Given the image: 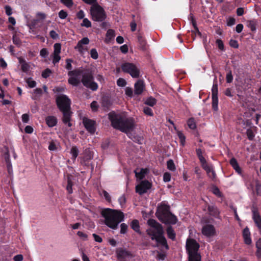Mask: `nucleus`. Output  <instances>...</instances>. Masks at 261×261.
Listing matches in <instances>:
<instances>
[{"instance_id":"obj_1","label":"nucleus","mask_w":261,"mask_h":261,"mask_svg":"<svg viewBox=\"0 0 261 261\" xmlns=\"http://www.w3.org/2000/svg\"><path fill=\"white\" fill-rule=\"evenodd\" d=\"M147 224L150 227L147 230V234L150 237L152 240H155L157 244L164 246L166 249H168L167 241L163 236V229L162 225L153 219H149Z\"/></svg>"},{"instance_id":"obj_2","label":"nucleus","mask_w":261,"mask_h":261,"mask_svg":"<svg viewBox=\"0 0 261 261\" xmlns=\"http://www.w3.org/2000/svg\"><path fill=\"white\" fill-rule=\"evenodd\" d=\"M102 216L105 218V223L109 227L116 229L118 224L124 219V214L118 210L107 208L102 211Z\"/></svg>"},{"instance_id":"obj_3","label":"nucleus","mask_w":261,"mask_h":261,"mask_svg":"<svg viewBox=\"0 0 261 261\" xmlns=\"http://www.w3.org/2000/svg\"><path fill=\"white\" fill-rule=\"evenodd\" d=\"M109 117L112 126L125 133L133 130L135 128V122L133 119L123 118L114 113H110Z\"/></svg>"},{"instance_id":"obj_4","label":"nucleus","mask_w":261,"mask_h":261,"mask_svg":"<svg viewBox=\"0 0 261 261\" xmlns=\"http://www.w3.org/2000/svg\"><path fill=\"white\" fill-rule=\"evenodd\" d=\"M56 102L59 110L63 113V122L71 126L70 100L66 95H61L57 97Z\"/></svg>"},{"instance_id":"obj_5","label":"nucleus","mask_w":261,"mask_h":261,"mask_svg":"<svg viewBox=\"0 0 261 261\" xmlns=\"http://www.w3.org/2000/svg\"><path fill=\"white\" fill-rule=\"evenodd\" d=\"M90 12L92 20L95 21L102 22L107 17L105 11L97 3L92 5Z\"/></svg>"},{"instance_id":"obj_6","label":"nucleus","mask_w":261,"mask_h":261,"mask_svg":"<svg viewBox=\"0 0 261 261\" xmlns=\"http://www.w3.org/2000/svg\"><path fill=\"white\" fill-rule=\"evenodd\" d=\"M93 80L94 77L91 72L89 71H83L81 80L83 85L93 91H95L98 88V85Z\"/></svg>"},{"instance_id":"obj_7","label":"nucleus","mask_w":261,"mask_h":261,"mask_svg":"<svg viewBox=\"0 0 261 261\" xmlns=\"http://www.w3.org/2000/svg\"><path fill=\"white\" fill-rule=\"evenodd\" d=\"M121 68L124 72L128 73L133 78L140 77V71L139 67L135 64L126 62L121 65Z\"/></svg>"},{"instance_id":"obj_8","label":"nucleus","mask_w":261,"mask_h":261,"mask_svg":"<svg viewBox=\"0 0 261 261\" xmlns=\"http://www.w3.org/2000/svg\"><path fill=\"white\" fill-rule=\"evenodd\" d=\"M199 248V244L193 239H188L186 241V249L189 257L201 256L198 252Z\"/></svg>"},{"instance_id":"obj_9","label":"nucleus","mask_w":261,"mask_h":261,"mask_svg":"<svg viewBox=\"0 0 261 261\" xmlns=\"http://www.w3.org/2000/svg\"><path fill=\"white\" fill-rule=\"evenodd\" d=\"M83 70L77 69L73 70H71L68 72V75L69 78L68 80V82L69 84L76 86L80 83V78L82 76Z\"/></svg>"},{"instance_id":"obj_10","label":"nucleus","mask_w":261,"mask_h":261,"mask_svg":"<svg viewBox=\"0 0 261 261\" xmlns=\"http://www.w3.org/2000/svg\"><path fill=\"white\" fill-rule=\"evenodd\" d=\"M218 84L215 79L212 89V108L214 111L218 109Z\"/></svg>"},{"instance_id":"obj_11","label":"nucleus","mask_w":261,"mask_h":261,"mask_svg":"<svg viewBox=\"0 0 261 261\" xmlns=\"http://www.w3.org/2000/svg\"><path fill=\"white\" fill-rule=\"evenodd\" d=\"M116 255L118 261H128L134 256L131 252L122 248L116 250Z\"/></svg>"},{"instance_id":"obj_12","label":"nucleus","mask_w":261,"mask_h":261,"mask_svg":"<svg viewBox=\"0 0 261 261\" xmlns=\"http://www.w3.org/2000/svg\"><path fill=\"white\" fill-rule=\"evenodd\" d=\"M201 233L204 236L207 238H211L216 235L217 232L213 225L207 224L202 226Z\"/></svg>"},{"instance_id":"obj_13","label":"nucleus","mask_w":261,"mask_h":261,"mask_svg":"<svg viewBox=\"0 0 261 261\" xmlns=\"http://www.w3.org/2000/svg\"><path fill=\"white\" fill-rule=\"evenodd\" d=\"M151 187V184L148 180L142 181L136 187V192L140 195H142L147 192V190Z\"/></svg>"},{"instance_id":"obj_14","label":"nucleus","mask_w":261,"mask_h":261,"mask_svg":"<svg viewBox=\"0 0 261 261\" xmlns=\"http://www.w3.org/2000/svg\"><path fill=\"white\" fill-rule=\"evenodd\" d=\"M61 51V45L60 43H57L54 45V52L51 55L53 57V63L54 65L58 63L61 60L60 54Z\"/></svg>"},{"instance_id":"obj_15","label":"nucleus","mask_w":261,"mask_h":261,"mask_svg":"<svg viewBox=\"0 0 261 261\" xmlns=\"http://www.w3.org/2000/svg\"><path fill=\"white\" fill-rule=\"evenodd\" d=\"M169 207L166 204H161L158 207L157 211V215L160 219H163L164 218L169 215L170 213L169 212Z\"/></svg>"},{"instance_id":"obj_16","label":"nucleus","mask_w":261,"mask_h":261,"mask_svg":"<svg viewBox=\"0 0 261 261\" xmlns=\"http://www.w3.org/2000/svg\"><path fill=\"white\" fill-rule=\"evenodd\" d=\"M83 124L86 129L91 134H94L96 130L95 121L88 118H84Z\"/></svg>"},{"instance_id":"obj_17","label":"nucleus","mask_w":261,"mask_h":261,"mask_svg":"<svg viewBox=\"0 0 261 261\" xmlns=\"http://www.w3.org/2000/svg\"><path fill=\"white\" fill-rule=\"evenodd\" d=\"M89 43V40L87 37L83 38L78 42L77 44L75 47V49H77L79 53L83 54L87 50V48L84 46V45H87Z\"/></svg>"},{"instance_id":"obj_18","label":"nucleus","mask_w":261,"mask_h":261,"mask_svg":"<svg viewBox=\"0 0 261 261\" xmlns=\"http://www.w3.org/2000/svg\"><path fill=\"white\" fill-rule=\"evenodd\" d=\"M135 93L137 95L141 94L144 90L145 86L142 80H138L134 85Z\"/></svg>"},{"instance_id":"obj_19","label":"nucleus","mask_w":261,"mask_h":261,"mask_svg":"<svg viewBox=\"0 0 261 261\" xmlns=\"http://www.w3.org/2000/svg\"><path fill=\"white\" fill-rule=\"evenodd\" d=\"M252 218L256 225V226L261 229V217L259 215L258 212L255 210L253 209L252 211Z\"/></svg>"},{"instance_id":"obj_20","label":"nucleus","mask_w":261,"mask_h":261,"mask_svg":"<svg viewBox=\"0 0 261 261\" xmlns=\"http://www.w3.org/2000/svg\"><path fill=\"white\" fill-rule=\"evenodd\" d=\"M19 63L21 65V69L24 72H27L30 69V63L26 62V61L21 57L18 58Z\"/></svg>"},{"instance_id":"obj_21","label":"nucleus","mask_w":261,"mask_h":261,"mask_svg":"<svg viewBox=\"0 0 261 261\" xmlns=\"http://www.w3.org/2000/svg\"><path fill=\"white\" fill-rule=\"evenodd\" d=\"M243 236L245 244L249 245L252 243V240L250 238V232L248 228L246 227L244 229L243 231Z\"/></svg>"},{"instance_id":"obj_22","label":"nucleus","mask_w":261,"mask_h":261,"mask_svg":"<svg viewBox=\"0 0 261 261\" xmlns=\"http://www.w3.org/2000/svg\"><path fill=\"white\" fill-rule=\"evenodd\" d=\"M45 121L47 125L50 127L55 126L57 123V119L53 116H49L46 118Z\"/></svg>"},{"instance_id":"obj_23","label":"nucleus","mask_w":261,"mask_h":261,"mask_svg":"<svg viewBox=\"0 0 261 261\" xmlns=\"http://www.w3.org/2000/svg\"><path fill=\"white\" fill-rule=\"evenodd\" d=\"M138 40L139 44V48L142 50L147 49V43L146 40L141 35L138 36Z\"/></svg>"},{"instance_id":"obj_24","label":"nucleus","mask_w":261,"mask_h":261,"mask_svg":"<svg viewBox=\"0 0 261 261\" xmlns=\"http://www.w3.org/2000/svg\"><path fill=\"white\" fill-rule=\"evenodd\" d=\"M149 170L147 168H142L140 170V172L135 171L136 176L139 179H143L145 175L148 172Z\"/></svg>"},{"instance_id":"obj_25","label":"nucleus","mask_w":261,"mask_h":261,"mask_svg":"<svg viewBox=\"0 0 261 261\" xmlns=\"http://www.w3.org/2000/svg\"><path fill=\"white\" fill-rule=\"evenodd\" d=\"M230 164L238 173H241V169L240 168L236 159L234 158L231 159L230 161Z\"/></svg>"},{"instance_id":"obj_26","label":"nucleus","mask_w":261,"mask_h":261,"mask_svg":"<svg viewBox=\"0 0 261 261\" xmlns=\"http://www.w3.org/2000/svg\"><path fill=\"white\" fill-rule=\"evenodd\" d=\"M202 167L206 171L207 175H210V173L212 172V176L215 175V171L213 169V166L211 165L207 164V163L202 166Z\"/></svg>"},{"instance_id":"obj_27","label":"nucleus","mask_w":261,"mask_h":261,"mask_svg":"<svg viewBox=\"0 0 261 261\" xmlns=\"http://www.w3.org/2000/svg\"><path fill=\"white\" fill-rule=\"evenodd\" d=\"M164 219L165 220L166 222L171 224H175L177 222L176 217L171 214H170L166 218H164Z\"/></svg>"},{"instance_id":"obj_28","label":"nucleus","mask_w":261,"mask_h":261,"mask_svg":"<svg viewBox=\"0 0 261 261\" xmlns=\"http://www.w3.org/2000/svg\"><path fill=\"white\" fill-rule=\"evenodd\" d=\"M115 36V32L112 29L109 30L106 34V42L109 43Z\"/></svg>"},{"instance_id":"obj_29","label":"nucleus","mask_w":261,"mask_h":261,"mask_svg":"<svg viewBox=\"0 0 261 261\" xmlns=\"http://www.w3.org/2000/svg\"><path fill=\"white\" fill-rule=\"evenodd\" d=\"M208 210L210 215L214 217H218L219 214V212L218 208L214 206H209Z\"/></svg>"},{"instance_id":"obj_30","label":"nucleus","mask_w":261,"mask_h":261,"mask_svg":"<svg viewBox=\"0 0 261 261\" xmlns=\"http://www.w3.org/2000/svg\"><path fill=\"white\" fill-rule=\"evenodd\" d=\"M131 228L136 232L140 233V226L137 220H134L130 224Z\"/></svg>"},{"instance_id":"obj_31","label":"nucleus","mask_w":261,"mask_h":261,"mask_svg":"<svg viewBox=\"0 0 261 261\" xmlns=\"http://www.w3.org/2000/svg\"><path fill=\"white\" fill-rule=\"evenodd\" d=\"M79 150L75 146L72 147L70 150V153L72 155V159L73 161H75L76 157L79 154Z\"/></svg>"},{"instance_id":"obj_32","label":"nucleus","mask_w":261,"mask_h":261,"mask_svg":"<svg viewBox=\"0 0 261 261\" xmlns=\"http://www.w3.org/2000/svg\"><path fill=\"white\" fill-rule=\"evenodd\" d=\"M93 157L92 153L89 150L86 149L85 152V154L83 157V161L85 162L86 161L91 160Z\"/></svg>"},{"instance_id":"obj_33","label":"nucleus","mask_w":261,"mask_h":261,"mask_svg":"<svg viewBox=\"0 0 261 261\" xmlns=\"http://www.w3.org/2000/svg\"><path fill=\"white\" fill-rule=\"evenodd\" d=\"M167 232L169 238L171 239L172 240L175 239V233L171 227H168L167 229Z\"/></svg>"},{"instance_id":"obj_34","label":"nucleus","mask_w":261,"mask_h":261,"mask_svg":"<svg viewBox=\"0 0 261 261\" xmlns=\"http://www.w3.org/2000/svg\"><path fill=\"white\" fill-rule=\"evenodd\" d=\"M256 21L254 20H249L247 22V26L252 31H255L256 30Z\"/></svg>"},{"instance_id":"obj_35","label":"nucleus","mask_w":261,"mask_h":261,"mask_svg":"<svg viewBox=\"0 0 261 261\" xmlns=\"http://www.w3.org/2000/svg\"><path fill=\"white\" fill-rule=\"evenodd\" d=\"M156 102V100L155 98L150 97L146 99L145 103L150 107H153Z\"/></svg>"},{"instance_id":"obj_36","label":"nucleus","mask_w":261,"mask_h":261,"mask_svg":"<svg viewBox=\"0 0 261 261\" xmlns=\"http://www.w3.org/2000/svg\"><path fill=\"white\" fill-rule=\"evenodd\" d=\"M257 248L256 255L258 257H261V239H259L256 243Z\"/></svg>"},{"instance_id":"obj_37","label":"nucleus","mask_w":261,"mask_h":261,"mask_svg":"<svg viewBox=\"0 0 261 261\" xmlns=\"http://www.w3.org/2000/svg\"><path fill=\"white\" fill-rule=\"evenodd\" d=\"M167 168L169 170L174 171L176 170L175 164L172 160H169L167 163Z\"/></svg>"},{"instance_id":"obj_38","label":"nucleus","mask_w":261,"mask_h":261,"mask_svg":"<svg viewBox=\"0 0 261 261\" xmlns=\"http://www.w3.org/2000/svg\"><path fill=\"white\" fill-rule=\"evenodd\" d=\"M187 124L189 128L194 129L196 128V123L193 118H190L188 120Z\"/></svg>"},{"instance_id":"obj_39","label":"nucleus","mask_w":261,"mask_h":261,"mask_svg":"<svg viewBox=\"0 0 261 261\" xmlns=\"http://www.w3.org/2000/svg\"><path fill=\"white\" fill-rule=\"evenodd\" d=\"M26 82L27 83L30 88H34L36 85V82L33 80V79L31 77L27 79L26 80Z\"/></svg>"},{"instance_id":"obj_40","label":"nucleus","mask_w":261,"mask_h":261,"mask_svg":"<svg viewBox=\"0 0 261 261\" xmlns=\"http://www.w3.org/2000/svg\"><path fill=\"white\" fill-rule=\"evenodd\" d=\"M13 42L14 44L18 46H20L21 44V41L20 38L16 35H14L13 36Z\"/></svg>"},{"instance_id":"obj_41","label":"nucleus","mask_w":261,"mask_h":261,"mask_svg":"<svg viewBox=\"0 0 261 261\" xmlns=\"http://www.w3.org/2000/svg\"><path fill=\"white\" fill-rule=\"evenodd\" d=\"M81 25L86 28H90L91 27V22L88 18H84Z\"/></svg>"},{"instance_id":"obj_42","label":"nucleus","mask_w":261,"mask_h":261,"mask_svg":"<svg viewBox=\"0 0 261 261\" xmlns=\"http://www.w3.org/2000/svg\"><path fill=\"white\" fill-rule=\"evenodd\" d=\"M90 56L93 59H97L98 58V54L96 49L92 48L90 50Z\"/></svg>"},{"instance_id":"obj_43","label":"nucleus","mask_w":261,"mask_h":261,"mask_svg":"<svg viewBox=\"0 0 261 261\" xmlns=\"http://www.w3.org/2000/svg\"><path fill=\"white\" fill-rule=\"evenodd\" d=\"M128 226L125 223H122L120 225V233L125 234L126 233Z\"/></svg>"},{"instance_id":"obj_44","label":"nucleus","mask_w":261,"mask_h":261,"mask_svg":"<svg viewBox=\"0 0 261 261\" xmlns=\"http://www.w3.org/2000/svg\"><path fill=\"white\" fill-rule=\"evenodd\" d=\"M117 84L119 87H124L126 85V82L124 79L119 78L117 80Z\"/></svg>"},{"instance_id":"obj_45","label":"nucleus","mask_w":261,"mask_h":261,"mask_svg":"<svg viewBox=\"0 0 261 261\" xmlns=\"http://www.w3.org/2000/svg\"><path fill=\"white\" fill-rule=\"evenodd\" d=\"M178 136L180 139V142L181 145L182 146H184L185 144V140H186V138H185L184 135L181 132H178Z\"/></svg>"},{"instance_id":"obj_46","label":"nucleus","mask_w":261,"mask_h":261,"mask_svg":"<svg viewBox=\"0 0 261 261\" xmlns=\"http://www.w3.org/2000/svg\"><path fill=\"white\" fill-rule=\"evenodd\" d=\"M77 235L84 241H86L88 239V235L82 231H77Z\"/></svg>"},{"instance_id":"obj_47","label":"nucleus","mask_w":261,"mask_h":261,"mask_svg":"<svg viewBox=\"0 0 261 261\" xmlns=\"http://www.w3.org/2000/svg\"><path fill=\"white\" fill-rule=\"evenodd\" d=\"M143 112L146 115H149L150 116L153 115L152 111L151 109L149 107H144L143 108Z\"/></svg>"},{"instance_id":"obj_48","label":"nucleus","mask_w":261,"mask_h":261,"mask_svg":"<svg viewBox=\"0 0 261 261\" xmlns=\"http://www.w3.org/2000/svg\"><path fill=\"white\" fill-rule=\"evenodd\" d=\"M51 73V70L47 68L42 72V76L43 77L46 79L49 76Z\"/></svg>"},{"instance_id":"obj_49","label":"nucleus","mask_w":261,"mask_h":261,"mask_svg":"<svg viewBox=\"0 0 261 261\" xmlns=\"http://www.w3.org/2000/svg\"><path fill=\"white\" fill-rule=\"evenodd\" d=\"M72 182L71 180L68 178V184L66 187V189L69 193L71 194L72 193Z\"/></svg>"},{"instance_id":"obj_50","label":"nucleus","mask_w":261,"mask_h":261,"mask_svg":"<svg viewBox=\"0 0 261 261\" xmlns=\"http://www.w3.org/2000/svg\"><path fill=\"white\" fill-rule=\"evenodd\" d=\"M48 55V50L46 48H42L40 52V55L42 58H46Z\"/></svg>"},{"instance_id":"obj_51","label":"nucleus","mask_w":261,"mask_h":261,"mask_svg":"<svg viewBox=\"0 0 261 261\" xmlns=\"http://www.w3.org/2000/svg\"><path fill=\"white\" fill-rule=\"evenodd\" d=\"M61 2L69 8L73 5L72 0H61Z\"/></svg>"},{"instance_id":"obj_52","label":"nucleus","mask_w":261,"mask_h":261,"mask_svg":"<svg viewBox=\"0 0 261 261\" xmlns=\"http://www.w3.org/2000/svg\"><path fill=\"white\" fill-rule=\"evenodd\" d=\"M163 180L165 182H168L171 180V174L168 172H165L163 175Z\"/></svg>"},{"instance_id":"obj_53","label":"nucleus","mask_w":261,"mask_h":261,"mask_svg":"<svg viewBox=\"0 0 261 261\" xmlns=\"http://www.w3.org/2000/svg\"><path fill=\"white\" fill-rule=\"evenodd\" d=\"M125 94L126 95H127L128 96L130 97H132L133 94V91L131 88L126 87L125 89Z\"/></svg>"},{"instance_id":"obj_54","label":"nucleus","mask_w":261,"mask_h":261,"mask_svg":"<svg viewBox=\"0 0 261 261\" xmlns=\"http://www.w3.org/2000/svg\"><path fill=\"white\" fill-rule=\"evenodd\" d=\"M246 134H247L248 138L249 140H251L253 139V138L254 137V135L252 130L249 129H247Z\"/></svg>"},{"instance_id":"obj_55","label":"nucleus","mask_w":261,"mask_h":261,"mask_svg":"<svg viewBox=\"0 0 261 261\" xmlns=\"http://www.w3.org/2000/svg\"><path fill=\"white\" fill-rule=\"evenodd\" d=\"M21 118L22 122L23 123H28L29 121L30 116L28 114H24L22 115Z\"/></svg>"},{"instance_id":"obj_56","label":"nucleus","mask_w":261,"mask_h":261,"mask_svg":"<svg viewBox=\"0 0 261 261\" xmlns=\"http://www.w3.org/2000/svg\"><path fill=\"white\" fill-rule=\"evenodd\" d=\"M50 36L53 39H57L59 38V35L54 30L49 32Z\"/></svg>"},{"instance_id":"obj_57","label":"nucleus","mask_w":261,"mask_h":261,"mask_svg":"<svg viewBox=\"0 0 261 261\" xmlns=\"http://www.w3.org/2000/svg\"><path fill=\"white\" fill-rule=\"evenodd\" d=\"M91 108L93 111H96L98 108V105L97 104V102L95 101H93L91 103Z\"/></svg>"},{"instance_id":"obj_58","label":"nucleus","mask_w":261,"mask_h":261,"mask_svg":"<svg viewBox=\"0 0 261 261\" xmlns=\"http://www.w3.org/2000/svg\"><path fill=\"white\" fill-rule=\"evenodd\" d=\"M72 60L71 59H67L66 60V68L68 70H70L72 68L71 63Z\"/></svg>"},{"instance_id":"obj_59","label":"nucleus","mask_w":261,"mask_h":261,"mask_svg":"<svg viewBox=\"0 0 261 261\" xmlns=\"http://www.w3.org/2000/svg\"><path fill=\"white\" fill-rule=\"evenodd\" d=\"M59 16L61 19H65L67 16V14L64 10H61L59 13Z\"/></svg>"},{"instance_id":"obj_60","label":"nucleus","mask_w":261,"mask_h":261,"mask_svg":"<svg viewBox=\"0 0 261 261\" xmlns=\"http://www.w3.org/2000/svg\"><path fill=\"white\" fill-rule=\"evenodd\" d=\"M216 44L218 45V48L221 49L223 50L224 48V45L222 41L220 39H217L216 40Z\"/></svg>"},{"instance_id":"obj_61","label":"nucleus","mask_w":261,"mask_h":261,"mask_svg":"<svg viewBox=\"0 0 261 261\" xmlns=\"http://www.w3.org/2000/svg\"><path fill=\"white\" fill-rule=\"evenodd\" d=\"M92 236L94 239L95 241L98 243H101L102 242V239L99 236L95 233H93Z\"/></svg>"},{"instance_id":"obj_62","label":"nucleus","mask_w":261,"mask_h":261,"mask_svg":"<svg viewBox=\"0 0 261 261\" xmlns=\"http://www.w3.org/2000/svg\"><path fill=\"white\" fill-rule=\"evenodd\" d=\"M233 80V76L231 72H228L226 75V81L228 83L232 82Z\"/></svg>"},{"instance_id":"obj_63","label":"nucleus","mask_w":261,"mask_h":261,"mask_svg":"<svg viewBox=\"0 0 261 261\" xmlns=\"http://www.w3.org/2000/svg\"><path fill=\"white\" fill-rule=\"evenodd\" d=\"M23 259V257L21 254L16 255L13 258L14 261H22Z\"/></svg>"},{"instance_id":"obj_64","label":"nucleus","mask_w":261,"mask_h":261,"mask_svg":"<svg viewBox=\"0 0 261 261\" xmlns=\"http://www.w3.org/2000/svg\"><path fill=\"white\" fill-rule=\"evenodd\" d=\"M188 261H201V256L189 257Z\"/></svg>"}]
</instances>
